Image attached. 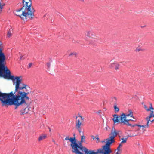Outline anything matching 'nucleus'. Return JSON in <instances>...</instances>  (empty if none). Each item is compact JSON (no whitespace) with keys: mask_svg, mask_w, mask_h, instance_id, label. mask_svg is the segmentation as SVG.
I'll use <instances>...</instances> for the list:
<instances>
[{"mask_svg":"<svg viewBox=\"0 0 154 154\" xmlns=\"http://www.w3.org/2000/svg\"><path fill=\"white\" fill-rule=\"evenodd\" d=\"M92 138H93L94 140L95 138V137L94 136L92 135L91 136Z\"/></svg>","mask_w":154,"mask_h":154,"instance_id":"37","label":"nucleus"},{"mask_svg":"<svg viewBox=\"0 0 154 154\" xmlns=\"http://www.w3.org/2000/svg\"><path fill=\"white\" fill-rule=\"evenodd\" d=\"M20 77L16 76L14 80H16V81L14 92L12 91L8 94L0 92V100L2 102L3 106L14 105L15 109L23 105L28 106L29 97L27 95L29 93L22 91L21 90L29 88V86L26 84H21Z\"/></svg>","mask_w":154,"mask_h":154,"instance_id":"1","label":"nucleus"},{"mask_svg":"<svg viewBox=\"0 0 154 154\" xmlns=\"http://www.w3.org/2000/svg\"><path fill=\"white\" fill-rule=\"evenodd\" d=\"M114 108L115 113H116L119 111V109L118 107H117L116 104H115L114 105Z\"/></svg>","mask_w":154,"mask_h":154,"instance_id":"20","label":"nucleus"},{"mask_svg":"<svg viewBox=\"0 0 154 154\" xmlns=\"http://www.w3.org/2000/svg\"><path fill=\"white\" fill-rule=\"evenodd\" d=\"M12 33L10 31H9L7 33V36L8 37H10L12 35Z\"/></svg>","mask_w":154,"mask_h":154,"instance_id":"26","label":"nucleus"},{"mask_svg":"<svg viewBox=\"0 0 154 154\" xmlns=\"http://www.w3.org/2000/svg\"><path fill=\"white\" fill-rule=\"evenodd\" d=\"M73 137H69V136H66L65 138L66 140H68L71 143L70 146L72 149V151L73 153L77 154V142L75 136V134H74Z\"/></svg>","mask_w":154,"mask_h":154,"instance_id":"5","label":"nucleus"},{"mask_svg":"<svg viewBox=\"0 0 154 154\" xmlns=\"http://www.w3.org/2000/svg\"><path fill=\"white\" fill-rule=\"evenodd\" d=\"M81 137V140H85V137L84 136L83 132L82 131L81 132V135H80Z\"/></svg>","mask_w":154,"mask_h":154,"instance_id":"21","label":"nucleus"},{"mask_svg":"<svg viewBox=\"0 0 154 154\" xmlns=\"http://www.w3.org/2000/svg\"><path fill=\"white\" fill-rule=\"evenodd\" d=\"M47 66L48 68H49L51 66V63L50 62H48L47 63Z\"/></svg>","mask_w":154,"mask_h":154,"instance_id":"29","label":"nucleus"},{"mask_svg":"<svg viewBox=\"0 0 154 154\" xmlns=\"http://www.w3.org/2000/svg\"><path fill=\"white\" fill-rule=\"evenodd\" d=\"M112 101V102L115 105L116 104L117 99L116 97H113L111 98Z\"/></svg>","mask_w":154,"mask_h":154,"instance_id":"18","label":"nucleus"},{"mask_svg":"<svg viewBox=\"0 0 154 154\" xmlns=\"http://www.w3.org/2000/svg\"><path fill=\"white\" fill-rule=\"evenodd\" d=\"M86 37L85 39L88 41L89 39V37H91V36L93 35V32L91 31H88L86 34Z\"/></svg>","mask_w":154,"mask_h":154,"instance_id":"12","label":"nucleus"},{"mask_svg":"<svg viewBox=\"0 0 154 154\" xmlns=\"http://www.w3.org/2000/svg\"><path fill=\"white\" fill-rule=\"evenodd\" d=\"M153 122H154V119L153 120L150 121L151 123H152Z\"/></svg>","mask_w":154,"mask_h":154,"instance_id":"41","label":"nucleus"},{"mask_svg":"<svg viewBox=\"0 0 154 154\" xmlns=\"http://www.w3.org/2000/svg\"><path fill=\"white\" fill-rule=\"evenodd\" d=\"M80 0L82 2H84V0Z\"/></svg>","mask_w":154,"mask_h":154,"instance_id":"42","label":"nucleus"},{"mask_svg":"<svg viewBox=\"0 0 154 154\" xmlns=\"http://www.w3.org/2000/svg\"><path fill=\"white\" fill-rule=\"evenodd\" d=\"M49 131L50 132L51 131V129L50 128H49Z\"/></svg>","mask_w":154,"mask_h":154,"instance_id":"45","label":"nucleus"},{"mask_svg":"<svg viewBox=\"0 0 154 154\" xmlns=\"http://www.w3.org/2000/svg\"><path fill=\"white\" fill-rule=\"evenodd\" d=\"M146 120H147V123L146 124V126H147V127H149V123L150 120V119H147V118H146Z\"/></svg>","mask_w":154,"mask_h":154,"instance_id":"27","label":"nucleus"},{"mask_svg":"<svg viewBox=\"0 0 154 154\" xmlns=\"http://www.w3.org/2000/svg\"><path fill=\"white\" fill-rule=\"evenodd\" d=\"M68 144H69V143H68L67 145H68ZM64 146H66V147H67V145H66V143H64Z\"/></svg>","mask_w":154,"mask_h":154,"instance_id":"36","label":"nucleus"},{"mask_svg":"<svg viewBox=\"0 0 154 154\" xmlns=\"http://www.w3.org/2000/svg\"><path fill=\"white\" fill-rule=\"evenodd\" d=\"M78 149H79L82 152H90L92 153H94L95 151V150H88L85 147H83L82 145H79L78 144Z\"/></svg>","mask_w":154,"mask_h":154,"instance_id":"8","label":"nucleus"},{"mask_svg":"<svg viewBox=\"0 0 154 154\" xmlns=\"http://www.w3.org/2000/svg\"><path fill=\"white\" fill-rule=\"evenodd\" d=\"M74 56L75 57H76V52H72V53H71L70 54H69V56Z\"/></svg>","mask_w":154,"mask_h":154,"instance_id":"24","label":"nucleus"},{"mask_svg":"<svg viewBox=\"0 0 154 154\" xmlns=\"http://www.w3.org/2000/svg\"><path fill=\"white\" fill-rule=\"evenodd\" d=\"M120 65L116 63H113L110 66V67L113 68L117 70L119 69Z\"/></svg>","mask_w":154,"mask_h":154,"instance_id":"13","label":"nucleus"},{"mask_svg":"<svg viewBox=\"0 0 154 154\" xmlns=\"http://www.w3.org/2000/svg\"><path fill=\"white\" fill-rule=\"evenodd\" d=\"M29 109L28 107H26L24 109L21 110V114L23 115L28 112Z\"/></svg>","mask_w":154,"mask_h":154,"instance_id":"14","label":"nucleus"},{"mask_svg":"<svg viewBox=\"0 0 154 154\" xmlns=\"http://www.w3.org/2000/svg\"><path fill=\"white\" fill-rule=\"evenodd\" d=\"M76 126H77V122L76 123Z\"/></svg>","mask_w":154,"mask_h":154,"instance_id":"52","label":"nucleus"},{"mask_svg":"<svg viewBox=\"0 0 154 154\" xmlns=\"http://www.w3.org/2000/svg\"><path fill=\"white\" fill-rule=\"evenodd\" d=\"M83 122V119H82L81 121H80V119H78V130L79 133L80 135H81V132H82V130L80 128V126L81 125H83V124L82 123Z\"/></svg>","mask_w":154,"mask_h":154,"instance_id":"9","label":"nucleus"},{"mask_svg":"<svg viewBox=\"0 0 154 154\" xmlns=\"http://www.w3.org/2000/svg\"><path fill=\"white\" fill-rule=\"evenodd\" d=\"M22 57H20V59H22Z\"/></svg>","mask_w":154,"mask_h":154,"instance_id":"50","label":"nucleus"},{"mask_svg":"<svg viewBox=\"0 0 154 154\" xmlns=\"http://www.w3.org/2000/svg\"><path fill=\"white\" fill-rule=\"evenodd\" d=\"M150 106H152V104L151 103H150Z\"/></svg>","mask_w":154,"mask_h":154,"instance_id":"44","label":"nucleus"},{"mask_svg":"<svg viewBox=\"0 0 154 154\" xmlns=\"http://www.w3.org/2000/svg\"><path fill=\"white\" fill-rule=\"evenodd\" d=\"M98 114L99 115H100V113H101V110H99L97 112Z\"/></svg>","mask_w":154,"mask_h":154,"instance_id":"33","label":"nucleus"},{"mask_svg":"<svg viewBox=\"0 0 154 154\" xmlns=\"http://www.w3.org/2000/svg\"><path fill=\"white\" fill-rule=\"evenodd\" d=\"M101 143H106V142L104 140V141H101Z\"/></svg>","mask_w":154,"mask_h":154,"instance_id":"40","label":"nucleus"},{"mask_svg":"<svg viewBox=\"0 0 154 154\" xmlns=\"http://www.w3.org/2000/svg\"><path fill=\"white\" fill-rule=\"evenodd\" d=\"M128 137H129V136H128ZM129 137H131V136H129Z\"/></svg>","mask_w":154,"mask_h":154,"instance_id":"53","label":"nucleus"},{"mask_svg":"<svg viewBox=\"0 0 154 154\" xmlns=\"http://www.w3.org/2000/svg\"><path fill=\"white\" fill-rule=\"evenodd\" d=\"M0 8L1 9V11H2V9L3 8V6H2L1 5V4L0 3Z\"/></svg>","mask_w":154,"mask_h":154,"instance_id":"32","label":"nucleus"},{"mask_svg":"<svg viewBox=\"0 0 154 154\" xmlns=\"http://www.w3.org/2000/svg\"><path fill=\"white\" fill-rule=\"evenodd\" d=\"M114 118H112L114 123L115 124L116 122L119 123L120 122L119 116L117 114H114L113 115Z\"/></svg>","mask_w":154,"mask_h":154,"instance_id":"11","label":"nucleus"},{"mask_svg":"<svg viewBox=\"0 0 154 154\" xmlns=\"http://www.w3.org/2000/svg\"><path fill=\"white\" fill-rule=\"evenodd\" d=\"M140 49H138V48H137L136 49V51L137 52V51H140Z\"/></svg>","mask_w":154,"mask_h":154,"instance_id":"34","label":"nucleus"},{"mask_svg":"<svg viewBox=\"0 0 154 154\" xmlns=\"http://www.w3.org/2000/svg\"><path fill=\"white\" fill-rule=\"evenodd\" d=\"M15 14L24 20L28 19H32L34 17V13L23 6L20 9L16 11Z\"/></svg>","mask_w":154,"mask_h":154,"instance_id":"4","label":"nucleus"},{"mask_svg":"<svg viewBox=\"0 0 154 154\" xmlns=\"http://www.w3.org/2000/svg\"><path fill=\"white\" fill-rule=\"evenodd\" d=\"M118 134V133L114 128V131L112 129L109 134L110 136L108 138L105 140L106 141V144L103 146L101 148L98 149L97 151L96 152L95 150L94 154H98V153L110 154L112 153V151L111 150L110 145L115 142L114 138Z\"/></svg>","mask_w":154,"mask_h":154,"instance_id":"2","label":"nucleus"},{"mask_svg":"<svg viewBox=\"0 0 154 154\" xmlns=\"http://www.w3.org/2000/svg\"><path fill=\"white\" fill-rule=\"evenodd\" d=\"M2 43L1 42H0V47H1L2 46Z\"/></svg>","mask_w":154,"mask_h":154,"instance_id":"39","label":"nucleus"},{"mask_svg":"<svg viewBox=\"0 0 154 154\" xmlns=\"http://www.w3.org/2000/svg\"><path fill=\"white\" fill-rule=\"evenodd\" d=\"M95 138L97 139L98 142H100V139L98 137V136L97 135L96 136Z\"/></svg>","mask_w":154,"mask_h":154,"instance_id":"30","label":"nucleus"},{"mask_svg":"<svg viewBox=\"0 0 154 154\" xmlns=\"http://www.w3.org/2000/svg\"><path fill=\"white\" fill-rule=\"evenodd\" d=\"M121 146H122V145H121V143L119 144L118 147L120 148Z\"/></svg>","mask_w":154,"mask_h":154,"instance_id":"38","label":"nucleus"},{"mask_svg":"<svg viewBox=\"0 0 154 154\" xmlns=\"http://www.w3.org/2000/svg\"><path fill=\"white\" fill-rule=\"evenodd\" d=\"M140 130V129H138V130Z\"/></svg>","mask_w":154,"mask_h":154,"instance_id":"54","label":"nucleus"},{"mask_svg":"<svg viewBox=\"0 0 154 154\" xmlns=\"http://www.w3.org/2000/svg\"><path fill=\"white\" fill-rule=\"evenodd\" d=\"M22 3L23 5V6L25 8L31 11V12H34L35 11V10L33 8L32 4V0H23Z\"/></svg>","mask_w":154,"mask_h":154,"instance_id":"6","label":"nucleus"},{"mask_svg":"<svg viewBox=\"0 0 154 154\" xmlns=\"http://www.w3.org/2000/svg\"><path fill=\"white\" fill-rule=\"evenodd\" d=\"M129 120L126 118L125 113H122L119 116V123L121 124H123V125H126L131 127L132 124L129 123Z\"/></svg>","mask_w":154,"mask_h":154,"instance_id":"7","label":"nucleus"},{"mask_svg":"<svg viewBox=\"0 0 154 154\" xmlns=\"http://www.w3.org/2000/svg\"><path fill=\"white\" fill-rule=\"evenodd\" d=\"M75 118H76V119H77V116H75Z\"/></svg>","mask_w":154,"mask_h":154,"instance_id":"51","label":"nucleus"},{"mask_svg":"<svg viewBox=\"0 0 154 154\" xmlns=\"http://www.w3.org/2000/svg\"><path fill=\"white\" fill-rule=\"evenodd\" d=\"M46 135H42L41 136H40L38 140L39 141H40L46 138Z\"/></svg>","mask_w":154,"mask_h":154,"instance_id":"16","label":"nucleus"},{"mask_svg":"<svg viewBox=\"0 0 154 154\" xmlns=\"http://www.w3.org/2000/svg\"><path fill=\"white\" fill-rule=\"evenodd\" d=\"M85 140H81V141H78V144L79 145H82V143L83 142H85Z\"/></svg>","mask_w":154,"mask_h":154,"instance_id":"23","label":"nucleus"},{"mask_svg":"<svg viewBox=\"0 0 154 154\" xmlns=\"http://www.w3.org/2000/svg\"><path fill=\"white\" fill-rule=\"evenodd\" d=\"M116 154H119V153L118 152H117L116 153Z\"/></svg>","mask_w":154,"mask_h":154,"instance_id":"49","label":"nucleus"},{"mask_svg":"<svg viewBox=\"0 0 154 154\" xmlns=\"http://www.w3.org/2000/svg\"><path fill=\"white\" fill-rule=\"evenodd\" d=\"M152 117V113H151L150 115L147 117H146V118H147V119H150V118Z\"/></svg>","mask_w":154,"mask_h":154,"instance_id":"28","label":"nucleus"},{"mask_svg":"<svg viewBox=\"0 0 154 154\" xmlns=\"http://www.w3.org/2000/svg\"><path fill=\"white\" fill-rule=\"evenodd\" d=\"M5 5V4H3V5H2V6H3V7L4 6V5Z\"/></svg>","mask_w":154,"mask_h":154,"instance_id":"48","label":"nucleus"},{"mask_svg":"<svg viewBox=\"0 0 154 154\" xmlns=\"http://www.w3.org/2000/svg\"><path fill=\"white\" fill-rule=\"evenodd\" d=\"M144 107L145 109L148 111H150L151 109H154V108L152 107V106H150L149 108H148L147 106L145 105L144 106Z\"/></svg>","mask_w":154,"mask_h":154,"instance_id":"17","label":"nucleus"},{"mask_svg":"<svg viewBox=\"0 0 154 154\" xmlns=\"http://www.w3.org/2000/svg\"><path fill=\"white\" fill-rule=\"evenodd\" d=\"M78 117H79L80 118V121H81L82 119H83V122H84V118L82 116H81L79 114H78Z\"/></svg>","mask_w":154,"mask_h":154,"instance_id":"25","label":"nucleus"},{"mask_svg":"<svg viewBox=\"0 0 154 154\" xmlns=\"http://www.w3.org/2000/svg\"><path fill=\"white\" fill-rule=\"evenodd\" d=\"M153 111H151V113H152V114H153Z\"/></svg>","mask_w":154,"mask_h":154,"instance_id":"47","label":"nucleus"},{"mask_svg":"<svg viewBox=\"0 0 154 154\" xmlns=\"http://www.w3.org/2000/svg\"><path fill=\"white\" fill-rule=\"evenodd\" d=\"M129 121H134L133 120H132V119H129Z\"/></svg>","mask_w":154,"mask_h":154,"instance_id":"43","label":"nucleus"},{"mask_svg":"<svg viewBox=\"0 0 154 154\" xmlns=\"http://www.w3.org/2000/svg\"><path fill=\"white\" fill-rule=\"evenodd\" d=\"M127 138H125V139H124V138H122L121 140H122L121 142V143H126L127 141Z\"/></svg>","mask_w":154,"mask_h":154,"instance_id":"22","label":"nucleus"},{"mask_svg":"<svg viewBox=\"0 0 154 154\" xmlns=\"http://www.w3.org/2000/svg\"><path fill=\"white\" fill-rule=\"evenodd\" d=\"M32 64V63H29V66H28L29 67V68H30L31 67Z\"/></svg>","mask_w":154,"mask_h":154,"instance_id":"31","label":"nucleus"},{"mask_svg":"<svg viewBox=\"0 0 154 154\" xmlns=\"http://www.w3.org/2000/svg\"><path fill=\"white\" fill-rule=\"evenodd\" d=\"M135 126H137L139 127H143V128H145L146 127H147V126H146V125H138L137 124H134L133 125H132V126H131V127H134Z\"/></svg>","mask_w":154,"mask_h":154,"instance_id":"15","label":"nucleus"},{"mask_svg":"<svg viewBox=\"0 0 154 154\" xmlns=\"http://www.w3.org/2000/svg\"><path fill=\"white\" fill-rule=\"evenodd\" d=\"M97 38L93 37H89V39L87 41L89 42V44L95 45L97 42Z\"/></svg>","mask_w":154,"mask_h":154,"instance_id":"10","label":"nucleus"},{"mask_svg":"<svg viewBox=\"0 0 154 154\" xmlns=\"http://www.w3.org/2000/svg\"><path fill=\"white\" fill-rule=\"evenodd\" d=\"M120 148L119 147H117V150H118V151H120Z\"/></svg>","mask_w":154,"mask_h":154,"instance_id":"35","label":"nucleus"},{"mask_svg":"<svg viewBox=\"0 0 154 154\" xmlns=\"http://www.w3.org/2000/svg\"><path fill=\"white\" fill-rule=\"evenodd\" d=\"M129 112H130L128 114H125L126 118L127 116H130L131 117H132L133 118H134V117L133 116V114H132L133 112H132V111L130 110L129 111Z\"/></svg>","mask_w":154,"mask_h":154,"instance_id":"19","label":"nucleus"},{"mask_svg":"<svg viewBox=\"0 0 154 154\" xmlns=\"http://www.w3.org/2000/svg\"><path fill=\"white\" fill-rule=\"evenodd\" d=\"M152 117H154V114H152Z\"/></svg>","mask_w":154,"mask_h":154,"instance_id":"46","label":"nucleus"},{"mask_svg":"<svg viewBox=\"0 0 154 154\" xmlns=\"http://www.w3.org/2000/svg\"><path fill=\"white\" fill-rule=\"evenodd\" d=\"M6 63V57L1 48H0V76L5 78H8L14 81L15 77L11 75L10 71L5 64Z\"/></svg>","mask_w":154,"mask_h":154,"instance_id":"3","label":"nucleus"}]
</instances>
